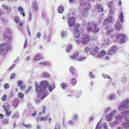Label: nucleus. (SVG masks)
I'll return each instance as SVG.
<instances>
[{
    "label": "nucleus",
    "instance_id": "10",
    "mask_svg": "<svg viewBox=\"0 0 129 129\" xmlns=\"http://www.w3.org/2000/svg\"><path fill=\"white\" fill-rule=\"evenodd\" d=\"M75 22V19L73 17H71L69 18L68 21V25L70 27L73 26Z\"/></svg>",
    "mask_w": 129,
    "mask_h": 129
},
{
    "label": "nucleus",
    "instance_id": "28",
    "mask_svg": "<svg viewBox=\"0 0 129 129\" xmlns=\"http://www.w3.org/2000/svg\"><path fill=\"white\" fill-rule=\"evenodd\" d=\"M46 106L44 104V105L42 107V113L44 114L45 113V110L47 109Z\"/></svg>",
    "mask_w": 129,
    "mask_h": 129
},
{
    "label": "nucleus",
    "instance_id": "38",
    "mask_svg": "<svg viewBox=\"0 0 129 129\" xmlns=\"http://www.w3.org/2000/svg\"><path fill=\"white\" fill-rule=\"evenodd\" d=\"M26 86L25 84H23L22 85L20 86V89L21 90H24L25 88L26 87Z\"/></svg>",
    "mask_w": 129,
    "mask_h": 129
},
{
    "label": "nucleus",
    "instance_id": "24",
    "mask_svg": "<svg viewBox=\"0 0 129 129\" xmlns=\"http://www.w3.org/2000/svg\"><path fill=\"white\" fill-rule=\"evenodd\" d=\"M77 82V80L75 77L73 78L71 80V85L73 86L75 85L76 84Z\"/></svg>",
    "mask_w": 129,
    "mask_h": 129
},
{
    "label": "nucleus",
    "instance_id": "53",
    "mask_svg": "<svg viewBox=\"0 0 129 129\" xmlns=\"http://www.w3.org/2000/svg\"><path fill=\"white\" fill-rule=\"evenodd\" d=\"M31 87L30 86L28 88V89L26 90V91L25 92V93L26 94H27L29 92L30 90H31Z\"/></svg>",
    "mask_w": 129,
    "mask_h": 129
},
{
    "label": "nucleus",
    "instance_id": "29",
    "mask_svg": "<svg viewBox=\"0 0 129 129\" xmlns=\"http://www.w3.org/2000/svg\"><path fill=\"white\" fill-rule=\"evenodd\" d=\"M13 19L16 23H18L19 22V17L15 16L14 17Z\"/></svg>",
    "mask_w": 129,
    "mask_h": 129
},
{
    "label": "nucleus",
    "instance_id": "59",
    "mask_svg": "<svg viewBox=\"0 0 129 129\" xmlns=\"http://www.w3.org/2000/svg\"><path fill=\"white\" fill-rule=\"evenodd\" d=\"M100 122V121L98 122V124H97V125L96 127V129H99L101 127V126L100 125H99V122Z\"/></svg>",
    "mask_w": 129,
    "mask_h": 129
},
{
    "label": "nucleus",
    "instance_id": "45",
    "mask_svg": "<svg viewBox=\"0 0 129 129\" xmlns=\"http://www.w3.org/2000/svg\"><path fill=\"white\" fill-rule=\"evenodd\" d=\"M9 119H5L3 122V124H6L9 122Z\"/></svg>",
    "mask_w": 129,
    "mask_h": 129
},
{
    "label": "nucleus",
    "instance_id": "50",
    "mask_svg": "<svg viewBox=\"0 0 129 129\" xmlns=\"http://www.w3.org/2000/svg\"><path fill=\"white\" fill-rule=\"evenodd\" d=\"M15 76V74L14 73H13L11 75L10 78L11 79H13L14 78Z\"/></svg>",
    "mask_w": 129,
    "mask_h": 129
},
{
    "label": "nucleus",
    "instance_id": "1",
    "mask_svg": "<svg viewBox=\"0 0 129 129\" xmlns=\"http://www.w3.org/2000/svg\"><path fill=\"white\" fill-rule=\"evenodd\" d=\"M49 82L47 81H42L40 85L36 83V90L38 92L41 98L43 99L46 97L48 95L45 93L47 87L48 85Z\"/></svg>",
    "mask_w": 129,
    "mask_h": 129
},
{
    "label": "nucleus",
    "instance_id": "35",
    "mask_svg": "<svg viewBox=\"0 0 129 129\" xmlns=\"http://www.w3.org/2000/svg\"><path fill=\"white\" fill-rule=\"evenodd\" d=\"M123 116L121 115H119L116 117V119L118 121L122 119Z\"/></svg>",
    "mask_w": 129,
    "mask_h": 129
},
{
    "label": "nucleus",
    "instance_id": "46",
    "mask_svg": "<svg viewBox=\"0 0 129 129\" xmlns=\"http://www.w3.org/2000/svg\"><path fill=\"white\" fill-rule=\"evenodd\" d=\"M103 76L104 78H108V79L110 78V76L107 74H104L103 75Z\"/></svg>",
    "mask_w": 129,
    "mask_h": 129
},
{
    "label": "nucleus",
    "instance_id": "3",
    "mask_svg": "<svg viewBox=\"0 0 129 129\" xmlns=\"http://www.w3.org/2000/svg\"><path fill=\"white\" fill-rule=\"evenodd\" d=\"M87 29L88 32H92L94 33H98L100 30L96 24L93 22H89Z\"/></svg>",
    "mask_w": 129,
    "mask_h": 129
},
{
    "label": "nucleus",
    "instance_id": "20",
    "mask_svg": "<svg viewBox=\"0 0 129 129\" xmlns=\"http://www.w3.org/2000/svg\"><path fill=\"white\" fill-rule=\"evenodd\" d=\"M23 8L21 7H19L18 9V10L20 12V14L21 15H23V16L24 17L25 16V13L23 12Z\"/></svg>",
    "mask_w": 129,
    "mask_h": 129
},
{
    "label": "nucleus",
    "instance_id": "32",
    "mask_svg": "<svg viewBox=\"0 0 129 129\" xmlns=\"http://www.w3.org/2000/svg\"><path fill=\"white\" fill-rule=\"evenodd\" d=\"M61 87L62 88H65L68 86V84L66 83H62L60 84Z\"/></svg>",
    "mask_w": 129,
    "mask_h": 129
},
{
    "label": "nucleus",
    "instance_id": "34",
    "mask_svg": "<svg viewBox=\"0 0 129 129\" xmlns=\"http://www.w3.org/2000/svg\"><path fill=\"white\" fill-rule=\"evenodd\" d=\"M5 112L6 115L8 116H10L12 113V112L9 110H7L6 111H5Z\"/></svg>",
    "mask_w": 129,
    "mask_h": 129
},
{
    "label": "nucleus",
    "instance_id": "30",
    "mask_svg": "<svg viewBox=\"0 0 129 129\" xmlns=\"http://www.w3.org/2000/svg\"><path fill=\"white\" fill-rule=\"evenodd\" d=\"M78 51H76L73 54V55L71 56V58L72 59L76 58V57L78 55Z\"/></svg>",
    "mask_w": 129,
    "mask_h": 129
},
{
    "label": "nucleus",
    "instance_id": "11",
    "mask_svg": "<svg viewBox=\"0 0 129 129\" xmlns=\"http://www.w3.org/2000/svg\"><path fill=\"white\" fill-rule=\"evenodd\" d=\"M112 17H109L106 19L103 23L104 25H106L112 22Z\"/></svg>",
    "mask_w": 129,
    "mask_h": 129
},
{
    "label": "nucleus",
    "instance_id": "27",
    "mask_svg": "<svg viewBox=\"0 0 129 129\" xmlns=\"http://www.w3.org/2000/svg\"><path fill=\"white\" fill-rule=\"evenodd\" d=\"M64 7L63 6L60 5L58 8V12L59 13L62 12L63 11Z\"/></svg>",
    "mask_w": 129,
    "mask_h": 129
},
{
    "label": "nucleus",
    "instance_id": "19",
    "mask_svg": "<svg viewBox=\"0 0 129 129\" xmlns=\"http://www.w3.org/2000/svg\"><path fill=\"white\" fill-rule=\"evenodd\" d=\"M33 10L35 12H37L38 10V8L37 4L35 2H34L33 4Z\"/></svg>",
    "mask_w": 129,
    "mask_h": 129
},
{
    "label": "nucleus",
    "instance_id": "13",
    "mask_svg": "<svg viewBox=\"0 0 129 129\" xmlns=\"http://www.w3.org/2000/svg\"><path fill=\"white\" fill-rule=\"evenodd\" d=\"M74 29V31H79L80 30V29H83L82 28L80 27V26L78 23L75 24Z\"/></svg>",
    "mask_w": 129,
    "mask_h": 129
},
{
    "label": "nucleus",
    "instance_id": "8",
    "mask_svg": "<svg viewBox=\"0 0 129 129\" xmlns=\"http://www.w3.org/2000/svg\"><path fill=\"white\" fill-rule=\"evenodd\" d=\"M69 71L73 76H77L78 75L77 70L75 69L73 67L71 66L69 69Z\"/></svg>",
    "mask_w": 129,
    "mask_h": 129
},
{
    "label": "nucleus",
    "instance_id": "16",
    "mask_svg": "<svg viewBox=\"0 0 129 129\" xmlns=\"http://www.w3.org/2000/svg\"><path fill=\"white\" fill-rule=\"evenodd\" d=\"M122 28V25L119 23H116L115 25V29L117 31L120 30Z\"/></svg>",
    "mask_w": 129,
    "mask_h": 129
},
{
    "label": "nucleus",
    "instance_id": "9",
    "mask_svg": "<svg viewBox=\"0 0 129 129\" xmlns=\"http://www.w3.org/2000/svg\"><path fill=\"white\" fill-rule=\"evenodd\" d=\"M99 48L97 46H93L91 48L90 53L94 55L99 50Z\"/></svg>",
    "mask_w": 129,
    "mask_h": 129
},
{
    "label": "nucleus",
    "instance_id": "7",
    "mask_svg": "<svg viewBox=\"0 0 129 129\" xmlns=\"http://www.w3.org/2000/svg\"><path fill=\"white\" fill-rule=\"evenodd\" d=\"M116 48L115 46H113L110 48L107 52L108 53L109 55H112L114 54L116 51Z\"/></svg>",
    "mask_w": 129,
    "mask_h": 129
},
{
    "label": "nucleus",
    "instance_id": "41",
    "mask_svg": "<svg viewBox=\"0 0 129 129\" xmlns=\"http://www.w3.org/2000/svg\"><path fill=\"white\" fill-rule=\"evenodd\" d=\"M23 126H25L27 128H29L31 127V126L30 124H23Z\"/></svg>",
    "mask_w": 129,
    "mask_h": 129
},
{
    "label": "nucleus",
    "instance_id": "18",
    "mask_svg": "<svg viewBox=\"0 0 129 129\" xmlns=\"http://www.w3.org/2000/svg\"><path fill=\"white\" fill-rule=\"evenodd\" d=\"M83 29H80V30H79V31H74V34L75 37L76 38H78L79 36L80 33L83 32Z\"/></svg>",
    "mask_w": 129,
    "mask_h": 129
},
{
    "label": "nucleus",
    "instance_id": "55",
    "mask_svg": "<svg viewBox=\"0 0 129 129\" xmlns=\"http://www.w3.org/2000/svg\"><path fill=\"white\" fill-rule=\"evenodd\" d=\"M43 126L42 125H38L37 126V129H42Z\"/></svg>",
    "mask_w": 129,
    "mask_h": 129
},
{
    "label": "nucleus",
    "instance_id": "4",
    "mask_svg": "<svg viewBox=\"0 0 129 129\" xmlns=\"http://www.w3.org/2000/svg\"><path fill=\"white\" fill-rule=\"evenodd\" d=\"M116 40H114L115 42H116L118 40H120V42L121 43H124L126 40L127 39V37L125 35L122 34H119L118 33L116 35Z\"/></svg>",
    "mask_w": 129,
    "mask_h": 129
},
{
    "label": "nucleus",
    "instance_id": "17",
    "mask_svg": "<svg viewBox=\"0 0 129 129\" xmlns=\"http://www.w3.org/2000/svg\"><path fill=\"white\" fill-rule=\"evenodd\" d=\"M113 34V31L112 28L110 27L109 30L107 31L106 33V35L107 36H111V37L113 38L112 36Z\"/></svg>",
    "mask_w": 129,
    "mask_h": 129
},
{
    "label": "nucleus",
    "instance_id": "37",
    "mask_svg": "<svg viewBox=\"0 0 129 129\" xmlns=\"http://www.w3.org/2000/svg\"><path fill=\"white\" fill-rule=\"evenodd\" d=\"M41 66H48L49 64V63L48 62L45 61L42 62L40 63Z\"/></svg>",
    "mask_w": 129,
    "mask_h": 129
},
{
    "label": "nucleus",
    "instance_id": "60",
    "mask_svg": "<svg viewBox=\"0 0 129 129\" xmlns=\"http://www.w3.org/2000/svg\"><path fill=\"white\" fill-rule=\"evenodd\" d=\"M60 125L59 124H56L55 126L54 129H60Z\"/></svg>",
    "mask_w": 129,
    "mask_h": 129
},
{
    "label": "nucleus",
    "instance_id": "54",
    "mask_svg": "<svg viewBox=\"0 0 129 129\" xmlns=\"http://www.w3.org/2000/svg\"><path fill=\"white\" fill-rule=\"evenodd\" d=\"M90 49L88 47H86L85 49V52L87 53L89 52L90 51Z\"/></svg>",
    "mask_w": 129,
    "mask_h": 129
},
{
    "label": "nucleus",
    "instance_id": "5",
    "mask_svg": "<svg viewBox=\"0 0 129 129\" xmlns=\"http://www.w3.org/2000/svg\"><path fill=\"white\" fill-rule=\"evenodd\" d=\"M128 106V101L127 100H126L119 105L118 107V109L120 111L124 110L127 109Z\"/></svg>",
    "mask_w": 129,
    "mask_h": 129
},
{
    "label": "nucleus",
    "instance_id": "23",
    "mask_svg": "<svg viewBox=\"0 0 129 129\" xmlns=\"http://www.w3.org/2000/svg\"><path fill=\"white\" fill-rule=\"evenodd\" d=\"M48 90L50 92H51L55 88V86L54 84H52V85H48Z\"/></svg>",
    "mask_w": 129,
    "mask_h": 129
},
{
    "label": "nucleus",
    "instance_id": "22",
    "mask_svg": "<svg viewBox=\"0 0 129 129\" xmlns=\"http://www.w3.org/2000/svg\"><path fill=\"white\" fill-rule=\"evenodd\" d=\"M42 57V55L41 54H37L35 56L34 58V59L36 61L39 60Z\"/></svg>",
    "mask_w": 129,
    "mask_h": 129
},
{
    "label": "nucleus",
    "instance_id": "44",
    "mask_svg": "<svg viewBox=\"0 0 129 129\" xmlns=\"http://www.w3.org/2000/svg\"><path fill=\"white\" fill-rule=\"evenodd\" d=\"M19 115L18 113L14 114L13 116V118L14 119H16L18 117Z\"/></svg>",
    "mask_w": 129,
    "mask_h": 129
},
{
    "label": "nucleus",
    "instance_id": "25",
    "mask_svg": "<svg viewBox=\"0 0 129 129\" xmlns=\"http://www.w3.org/2000/svg\"><path fill=\"white\" fill-rule=\"evenodd\" d=\"M113 114H111V115L106 116V118L107 120L108 121H111L113 117Z\"/></svg>",
    "mask_w": 129,
    "mask_h": 129
},
{
    "label": "nucleus",
    "instance_id": "36",
    "mask_svg": "<svg viewBox=\"0 0 129 129\" xmlns=\"http://www.w3.org/2000/svg\"><path fill=\"white\" fill-rule=\"evenodd\" d=\"M72 48V45H70L68 46L66 49V51L68 52H69L71 49Z\"/></svg>",
    "mask_w": 129,
    "mask_h": 129
},
{
    "label": "nucleus",
    "instance_id": "14",
    "mask_svg": "<svg viewBox=\"0 0 129 129\" xmlns=\"http://www.w3.org/2000/svg\"><path fill=\"white\" fill-rule=\"evenodd\" d=\"M3 107L5 111H6L7 110H9L10 108V106L9 104L8 103H5L3 106Z\"/></svg>",
    "mask_w": 129,
    "mask_h": 129
},
{
    "label": "nucleus",
    "instance_id": "21",
    "mask_svg": "<svg viewBox=\"0 0 129 129\" xmlns=\"http://www.w3.org/2000/svg\"><path fill=\"white\" fill-rule=\"evenodd\" d=\"M90 8H86L84 10L83 15L84 16L86 17L87 16L88 14V11L89 9Z\"/></svg>",
    "mask_w": 129,
    "mask_h": 129
},
{
    "label": "nucleus",
    "instance_id": "49",
    "mask_svg": "<svg viewBox=\"0 0 129 129\" xmlns=\"http://www.w3.org/2000/svg\"><path fill=\"white\" fill-rule=\"evenodd\" d=\"M110 110L111 109L110 108V107H108L106 108V109L105 110V113H108V112H110Z\"/></svg>",
    "mask_w": 129,
    "mask_h": 129
},
{
    "label": "nucleus",
    "instance_id": "61",
    "mask_svg": "<svg viewBox=\"0 0 129 129\" xmlns=\"http://www.w3.org/2000/svg\"><path fill=\"white\" fill-rule=\"evenodd\" d=\"M37 112V111L36 110L34 112V113L33 114V117H35V116L36 115Z\"/></svg>",
    "mask_w": 129,
    "mask_h": 129
},
{
    "label": "nucleus",
    "instance_id": "31",
    "mask_svg": "<svg viewBox=\"0 0 129 129\" xmlns=\"http://www.w3.org/2000/svg\"><path fill=\"white\" fill-rule=\"evenodd\" d=\"M3 9L4 10H6L8 11L11 10V8L10 7H8L6 5H3L2 6Z\"/></svg>",
    "mask_w": 129,
    "mask_h": 129
},
{
    "label": "nucleus",
    "instance_id": "57",
    "mask_svg": "<svg viewBox=\"0 0 129 129\" xmlns=\"http://www.w3.org/2000/svg\"><path fill=\"white\" fill-rule=\"evenodd\" d=\"M89 75L90 77L92 78H93L95 77L94 75L92 74V73L91 72H90L89 73Z\"/></svg>",
    "mask_w": 129,
    "mask_h": 129
},
{
    "label": "nucleus",
    "instance_id": "15",
    "mask_svg": "<svg viewBox=\"0 0 129 129\" xmlns=\"http://www.w3.org/2000/svg\"><path fill=\"white\" fill-rule=\"evenodd\" d=\"M106 54L105 51L104 50H103L98 53L97 54V55L98 57H101L102 56L105 55Z\"/></svg>",
    "mask_w": 129,
    "mask_h": 129
},
{
    "label": "nucleus",
    "instance_id": "42",
    "mask_svg": "<svg viewBox=\"0 0 129 129\" xmlns=\"http://www.w3.org/2000/svg\"><path fill=\"white\" fill-rule=\"evenodd\" d=\"M23 83L22 82L21 80H19L17 83V85L20 86L22 85Z\"/></svg>",
    "mask_w": 129,
    "mask_h": 129
},
{
    "label": "nucleus",
    "instance_id": "33",
    "mask_svg": "<svg viewBox=\"0 0 129 129\" xmlns=\"http://www.w3.org/2000/svg\"><path fill=\"white\" fill-rule=\"evenodd\" d=\"M119 17L120 22H123V15L122 14V12H121L120 13Z\"/></svg>",
    "mask_w": 129,
    "mask_h": 129
},
{
    "label": "nucleus",
    "instance_id": "63",
    "mask_svg": "<svg viewBox=\"0 0 129 129\" xmlns=\"http://www.w3.org/2000/svg\"><path fill=\"white\" fill-rule=\"evenodd\" d=\"M68 124L70 125H71L73 124V122L72 120H70L68 122Z\"/></svg>",
    "mask_w": 129,
    "mask_h": 129
},
{
    "label": "nucleus",
    "instance_id": "40",
    "mask_svg": "<svg viewBox=\"0 0 129 129\" xmlns=\"http://www.w3.org/2000/svg\"><path fill=\"white\" fill-rule=\"evenodd\" d=\"M75 40L76 42L79 44L81 42V39H80L78 38H76Z\"/></svg>",
    "mask_w": 129,
    "mask_h": 129
},
{
    "label": "nucleus",
    "instance_id": "51",
    "mask_svg": "<svg viewBox=\"0 0 129 129\" xmlns=\"http://www.w3.org/2000/svg\"><path fill=\"white\" fill-rule=\"evenodd\" d=\"M61 34L62 35V37H65L66 36V34L65 33V32L64 31H62L61 32Z\"/></svg>",
    "mask_w": 129,
    "mask_h": 129
},
{
    "label": "nucleus",
    "instance_id": "26",
    "mask_svg": "<svg viewBox=\"0 0 129 129\" xmlns=\"http://www.w3.org/2000/svg\"><path fill=\"white\" fill-rule=\"evenodd\" d=\"M122 126L125 128H129V122H126L123 123Z\"/></svg>",
    "mask_w": 129,
    "mask_h": 129
},
{
    "label": "nucleus",
    "instance_id": "62",
    "mask_svg": "<svg viewBox=\"0 0 129 129\" xmlns=\"http://www.w3.org/2000/svg\"><path fill=\"white\" fill-rule=\"evenodd\" d=\"M72 92L71 91H69L68 92L67 94L68 95V96H71V95H72Z\"/></svg>",
    "mask_w": 129,
    "mask_h": 129
},
{
    "label": "nucleus",
    "instance_id": "12",
    "mask_svg": "<svg viewBox=\"0 0 129 129\" xmlns=\"http://www.w3.org/2000/svg\"><path fill=\"white\" fill-rule=\"evenodd\" d=\"M94 8L95 9L97 10L98 11L101 12L103 11V7L102 6V5L100 4H97L95 6Z\"/></svg>",
    "mask_w": 129,
    "mask_h": 129
},
{
    "label": "nucleus",
    "instance_id": "43",
    "mask_svg": "<svg viewBox=\"0 0 129 129\" xmlns=\"http://www.w3.org/2000/svg\"><path fill=\"white\" fill-rule=\"evenodd\" d=\"M18 95L19 96L21 99H23L24 97V95L22 93H18Z\"/></svg>",
    "mask_w": 129,
    "mask_h": 129
},
{
    "label": "nucleus",
    "instance_id": "48",
    "mask_svg": "<svg viewBox=\"0 0 129 129\" xmlns=\"http://www.w3.org/2000/svg\"><path fill=\"white\" fill-rule=\"evenodd\" d=\"M7 98V95L6 94L4 95L3 97L2 98V99L3 101H5L6 100Z\"/></svg>",
    "mask_w": 129,
    "mask_h": 129
},
{
    "label": "nucleus",
    "instance_id": "2",
    "mask_svg": "<svg viewBox=\"0 0 129 129\" xmlns=\"http://www.w3.org/2000/svg\"><path fill=\"white\" fill-rule=\"evenodd\" d=\"M4 39L6 42L0 45V53L2 55H6L12 49L11 38L8 36H6V37H4Z\"/></svg>",
    "mask_w": 129,
    "mask_h": 129
},
{
    "label": "nucleus",
    "instance_id": "6",
    "mask_svg": "<svg viewBox=\"0 0 129 129\" xmlns=\"http://www.w3.org/2000/svg\"><path fill=\"white\" fill-rule=\"evenodd\" d=\"M81 39L82 44L85 45L88 43L90 40V38L88 35L85 34L82 36Z\"/></svg>",
    "mask_w": 129,
    "mask_h": 129
},
{
    "label": "nucleus",
    "instance_id": "56",
    "mask_svg": "<svg viewBox=\"0 0 129 129\" xmlns=\"http://www.w3.org/2000/svg\"><path fill=\"white\" fill-rule=\"evenodd\" d=\"M41 36V34L40 33H37L36 36V38H39Z\"/></svg>",
    "mask_w": 129,
    "mask_h": 129
},
{
    "label": "nucleus",
    "instance_id": "64",
    "mask_svg": "<svg viewBox=\"0 0 129 129\" xmlns=\"http://www.w3.org/2000/svg\"><path fill=\"white\" fill-rule=\"evenodd\" d=\"M74 119L75 121L77 120L78 119V117L77 115H75L74 116Z\"/></svg>",
    "mask_w": 129,
    "mask_h": 129
},
{
    "label": "nucleus",
    "instance_id": "47",
    "mask_svg": "<svg viewBox=\"0 0 129 129\" xmlns=\"http://www.w3.org/2000/svg\"><path fill=\"white\" fill-rule=\"evenodd\" d=\"M86 57H83L82 56L81 57H80L78 58L77 59L79 61H82L83 60H84L85 58Z\"/></svg>",
    "mask_w": 129,
    "mask_h": 129
},
{
    "label": "nucleus",
    "instance_id": "58",
    "mask_svg": "<svg viewBox=\"0 0 129 129\" xmlns=\"http://www.w3.org/2000/svg\"><path fill=\"white\" fill-rule=\"evenodd\" d=\"M18 102V101L16 99H15L13 103V105L14 106H16V104Z\"/></svg>",
    "mask_w": 129,
    "mask_h": 129
},
{
    "label": "nucleus",
    "instance_id": "52",
    "mask_svg": "<svg viewBox=\"0 0 129 129\" xmlns=\"http://www.w3.org/2000/svg\"><path fill=\"white\" fill-rule=\"evenodd\" d=\"M9 84L7 83L4 86V88L5 89H7L9 87Z\"/></svg>",
    "mask_w": 129,
    "mask_h": 129
},
{
    "label": "nucleus",
    "instance_id": "39",
    "mask_svg": "<svg viewBox=\"0 0 129 129\" xmlns=\"http://www.w3.org/2000/svg\"><path fill=\"white\" fill-rule=\"evenodd\" d=\"M42 75L43 76L45 77H47L49 76V74L45 72H43V73H42Z\"/></svg>",
    "mask_w": 129,
    "mask_h": 129
}]
</instances>
